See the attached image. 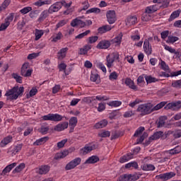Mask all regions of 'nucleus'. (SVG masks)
<instances>
[{"label":"nucleus","mask_w":181,"mask_h":181,"mask_svg":"<svg viewBox=\"0 0 181 181\" xmlns=\"http://www.w3.org/2000/svg\"><path fill=\"white\" fill-rule=\"evenodd\" d=\"M63 37L62 32H59L56 35L52 37V42H59Z\"/></svg>","instance_id":"obj_51"},{"label":"nucleus","mask_w":181,"mask_h":181,"mask_svg":"<svg viewBox=\"0 0 181 181\" xmlns=\"http://www.w3.org/2000/svg\"><path fill=\"white\" fill-rule=\"evenodd\" d=\"M50 171V165H42L40 166L38 170L39 175H47Z\"/></svg>","instance_id":"obj_19"},{"label":"nucleus","mask_w":181,"mask_h":181,"mask_svg":"<svg viewBox=\"0 0 181 181\" xmlns=\"http://www.w3.org/2000/svg\"><path fill=\"white\" fill-rule=\"evenodd\" d=\"M144 49L146 54H148V56L150 54H152V47H150L149 41L148 40H144Z\"/></svg>","instance_id":"obj_28"},{"label":"nucleus","mask_w":181,"mask_h":181,"mask_svg":"<svg viewBox=\"0 0 181 181\" xmlns=\"http://www.w3.org/2000/svg\"><path fill=\"white\" fill-rule=\"evenodd\" d=\"M52 0H38L33 4L34 6H37L40 8V6H43V5H51Z\"/></svg>","instance_id":"obj_22"},{"label":"nucleus","mask_w":181,"mask_h":181,"mask_svg":"<svg viewBox=\"0 0 181 181\" xmlns=\"http://www.w3.org/2000/svg\"><path fill=\"white\" fill-rule=\"evenodd\" d=\"M67 128H69V122H64L57 124L54 129V131H57V132H62V131H64V129H67Z\"/></svg>","instance_id":"obj_13"},{"label":"nucleus","mask_w":181,"mask_h":181,"mask_svg":"<svg viewBox=\"0 0 181 181\" xmlns=\"http://www.w3.org/2000/svg\"><path fill=\"white\" fill-rule=\"evenodd\" d=\"M39 13H40V11L39 10H31L29 13V16L31 19H35V18L37 17Z\"/></svg>","instance_id":"obj_46"},{"label":"nucleus","mask_w":181,"mask_h":181,"mask_svg":"<svg viewBox=\"0 0 181 181\" xmlns=\"http://www.w3.org/2000/svg\"><path fill=\"white\" fill-rule=\"evenodd\" d=\"M41 118L42 121H54V122H60V121H63V118H64V117L57 113H49L47 115L42 116Z\"/></svg>","instance_id":"obj_4"},{"label":"nucleus","mask_w":181,"mask_h":181,"mask_svg":"<svg viewBox=\"0 0 181 181\" xmlns=\"http://www.w3.org/2000/svg\"><path fill=\"white\" fill-rule=\"evenodd\" d=\"M11 142H12V136H7L1 140L0 142V146L1 148H5V146L8 144H11Z\"/></svg>","instance_id":"obj_27"},{"label":"nucleus","mask_w":181,"mask_h":181,"mask_svg":"<svg viewBox=\"0 0 181 181\" xmlns=\"http://www.w3.org/2000/svg\"><path fill=\"white\" fill-rule=\"evenodd\" d=\"M25 168V163H21L16 168L12 171V173L15 175V173H21Z\"/></svg>","instance_id":"obj_35"},{"label":"nucleus","mask_w":181,"mask_h":181,"mask_svg":"<svg viewBox=\"0 0 181 181\" xmlns=\"http://www.w3.org/2000/svg\"><path fill=\"white\" fill-rule=\"evenodd\" d=\"M146 81L147 84H149L151 83H156V81H158V79H156V78H155V77L148 76L146 77Z\"/></svg>","instance_id":"obj_58"},{"label":"nucleus","mask_w":181,"mask_h":181,"mask_svg":"<svg viewBox=\"0 0 181 181\" xmlns=\"http://www.w3.org/2000/svg\"><path fill=\"white\" fill-rule=\"evenodd\" d=\"M174 176H176V174H175L173 172H170L156 175V179H157V180L166 181L169 180V179H172V177H174Z\"/></svg>","instance_id":"obj_9"},{"label":"nucleus","mask_w":181,"mask_h":181,"mask_svg":"<svg viewBox=\"0 0 181 181\" xmlns=\"http://www.w3.org/2000/svg\"><path fill=\"white\" fill-rule=\"evenodd\" d=\"M35 94H37V89L36 88H33L29 94H27V98H30V97L35 96Z\"/></svg>","instance_id":"obj_57"},{"label":"nucleus","mask_w":181,"mask_h":181,"mask_svg":"<svg viewBox=\"0 0 181 181\" xmlns=\"http://www.w3.org/2000/svg\"><path fill=\"white\" fill-rule=\"evenodd\" d=\"M177 40H179V38L177 37L169 35L166 40V43H170L171 45H173V43H175V42H177Z\"/></svg>","instance_id":"obj_39"},{"label":"nucleus","mask_w":181,"mask_h":181,"mask_svg":"<svg viewBox=\"0 0 181 181\" xmlns=\"http://www.w3.org/2000/svg\"><path fill=\"white\" fill-rule=\"evenodd\" d=\"M167 137L166 134L163 132H157L153 134L152 136L150 137V141H156V139H165Z\"/></svg>","instance_id":"obj_14"},{"label":"nucleus","mask_w":181,"mask_h":181,"mask_svg":"<svg viewBox=\"0 0 181 181\" xmlns=\"http://www.w3.org/2000/svg\"><path fill=\"white\" fill-rule=\"evenodd\" d=\"M90 81L95 83V84H100L101 83V78L97 71H92L90 76Z\"/></svg>","instance_id":"obj_12"},{"label":"nucleus","mask_w":181,"mask_h":181,"mask_svg":"<svg viewBox=\"0 0 181 181\" xmlns=\"http://www.w3.org/2000/svg\"><path fill=\"white\" fill-rule=\"evenodd\" d=\"M100 12H101V9L97 7H93L86 11V14L88 15L90 13H100Z\"/></svg>","instance_id":"obj_47"},{"label":"nucleus","mask_w":181,"mask_h":181,"mask_svg":"<svg viewBox=\"0 0 181 181\" xmlns=\"http://www.w3.org/2000/svg\"><path fill=\"white\" fill-rule=\"evenodd\" d=\"M173 87L175 88H181V80L175 81L172 83Z\"/></svg>","instance_id":"obj_63"},{"label":"nucleus","mask_w":181,"mask_h":181,"mask_svg":"<svg viewBox=\"0 0 181 181\" xmlns=\"http://www.w3.org/2000/svg\"><path fill=\"white\" fill-rule=\"evenodd\" d=\"M110 100V98L105 95H97L92 97V102L90 103L93 107H97L98 101H107Z\"/></svg>","instance_id":"obj_10"},{"label":"nucleus","mask_w":181,"mask_h":181,"mask_svg":"<svg viewBox=\"0 0 181 181\" xmlns=\"http://www.w3.org/2000/svg\"><path fill=\"white\" fill-rule=\"evenodd\" d=\"M33 70L29 69V64L25 63L21 67V74L23 77H30L32 76Z\"/></svg>","instance_id":"obj_8"},{"label":"nucleus","mask_w":181,"mask_h":181,"mask_svg":"<svg viewBox=\"0 0 181 181\" xmlns=\"http://www.w3.org/2000/svg\"><path fill=\"white\" fill-rule=\"evenodd\" d=\"M93 49V46L90 44L84 45L82 48H80L78 54H81V56H86L88 53L89 50H91Z\"/></svg>","instance_id":"obj_16"},{"label":"nucleus","mask_w":181,"mask_h":181,"mask_svg":"<svg viewBox=\"0 0 181 181\" xmlns=\"http://www.w3.org/2000/svg\"><path fill=\"white\" fill-rule=\"evenodd\" d=\"M165 105H166V103L161 102L158 103L157 105H156L155 107L153 106V111H158V110H160V108H163Z\"/></svg>","instance_id":"obj_53"},{"label":"nucleus","mask_w":181,"mask_h":181,"mask_svg":"<svg viewBox=\"0 0 181 181\" xmlns=\"http://www.w3.org/2000/svg\"><path fill=\"white\" fill-rule=\"evenodd\" d=\"M111 46V42L107 40H101L99 42V43L97 45L96 47L98 49H108Z\"/></svg>","instance_id":"obj_15"},{"label":"nucleus","mask_w":181,"mask_h":181,"mask_svg":"<svg viewBox=\"0 0 181 181\" xmlns=\"http://www.w3.org/2000/svg\"><path fill=\"white\" fill-rule=\"evenodd\" d=\"M11 4V0H4V2L1 4V6H0V11L2 12V11H5L7 7L9 6Z\"/></svg>","instance_id":"obj_44"},{"label":"nucleus","mask_w":181,"mask_h":181,"mask_svg":"<svg viewBox=\"0 0 181 181\" xmlns=\"http://www.w3.org/2000/svg\"><path fill=\"white\" fill-rule=\"evenodd\" d=\"M105 110V104L100 103L98 104V112H103Z\"/></svg>","instance_id":"obj_64"},{"label":"nucleus","mask_w":181,"mask_h":181,"mask_svg":"<svg viewBox=\"0 0 181 181\" xmlns=\"http://www.w3.org/2000/svg\"><path fill=\"white\" fill-rule=\"evenodd\" d=\"M69 155V151H64L61 153H57L55 156V159H63Z\"/></svg>","instance_id":"obj_38"},{"label":"nucleus","mask_w":181,"mask_h":181,"mask_svg":"<svg viewBox=\"0 0 181 181\" xmlns=\"http://www.w3.org/2000/svg\"><path fill=\"white\" fill-rule=\"evenodd\" d=\"M30 11H32V7L26 6L21 9L20 13H22V15H26V13H29Z\"/></svg>","instance_id":"obj_56"},{"label":"nucleus","mask_w":181,"mask_h":181,"mask_svg":"<svg viewBox=\"0 0 181 181\" xmlns=\"http://www.w3.org/2000/svg\"><path fill=\"white\" fill-rule=\"evenodd\" d=\"M165 108V110H173V111H177L181 108V102L179 100L177 102L168 103Z\"/></svg>","instance_id":"obj_11"},{"label":"nucleus","mask_w":181,"mask_h":181,"mask_svg":"<svg viewBox=\"0 0 181 181\" xmlns=\"http://www.w3.org/2000/svg\"><path fill=\"white\" fill-rule=\"evenodd\" d=\"M180 151H181V146H177L175 148L168 151V153H170V155H176V153H180Z\"/></svg>","instance_id":"obj_43"},{"label":"nucleus","mask_w":181,"mask_h":181,"mask_svg":"<svg viewBox=\"0 0 181 181\" xmlns=\"http://www.w3.org/2000/svg\"><path fill=\"white\" fill-rule=\"evenodd\" d=\"M49 13H49V10H44L37 18V22H39V23H42V22L49 17Z\"/></svg>","instance_id":"obj_21"},{"label":"nucleus","mask_w":181,"mask_h":181,"mask_svg":"<svg viewBox=\"0 0 181 181\" xmlns=\"http://www.w3.org/2000/svg\"><path fill=\"white\" fill-rule=\"evenodd\" d=\"M23 146V144H17L13 147H11L8 150V153H11L12 155H16L18 152H20V151L22 150Z\"/></svg>","instance_id":"obj_18"},{"label":"nucleus","mask_w":181,"mask_h":181,"mask_svg":"<svg viewBox=\"0 0 181 181\" xmlns=\"http://www.w3.org/2000/svg\"><path fill=\"white\" fill-rule=\"evenodd\" d=\"M106 60H107V67L110 69V67H111V66H112V63H114V57H112V55H107L106 57Z\"/></svg>","instance_id":"obj_45"},{"label":"nucleus","mask_w":181,"mask_h":181,"mask_svg":"<svg viewBox=\"0 0 181 181\" xmlns=\"http://www.w3.org/2000/svg\"><path fill=\"white\" fill-rule=\"evenodd\" d=\"M135 115V112L132 110H129L124 112L123 117L124 118H131V117H134Z\"/></svg>","instance_id":"obj_59"},{"label":"nucleus","mask_w":181,"mask_h":181,"mask_svg":"<svg viewBox=\"0 0 181 181\" xmlns=\"http://www.w3.org/2000/svg\"><path fill=\"white\" fill-rule=\"evenodd\" d=\"M158 9H160V6L158 4H156V5L147 6L145 11L146 12H147V13H150L151 15V13L156 12V11H158Z\"/></svg>","instance_id":"obj_20"},{"label":"nucleus","mask_w":181,"mask_h":181,"mask_svg":"<svg viewBox=\"0 0 181 181\" xmlns=\"http://www.w3.org/2000/svg\"><path fill=\"white\" fill-rule=\"evenodd\" d=\"M180 13H181L180 9H177V10L173 11L169 18V21H175V19H176L177 18H179V16H180Z\"/></svg>","instance_id":"obj_36"},{"label":"nucleus","mask_w":181,"mask_h":181,"mask_svg":"<svg viewBox=\"0 0 181 181\" xmlns=\"http://www.w3.org/2000/svg\"><path fill=\"white\" fill-rule=\"evenodd\" d=\"M110 135H111V133H110L109 131H105L99 133V136H100L101 138H107L110 136Z\"/></svg>","instance_id":"obj_62"},{"label":"nucleus","mask_w":181,"mask_h":181,"mask_svg":"<svg viewBox=\"0 0 181 181\" xmlns=\"http://www.w3.org/2000/svg\"><path fill=\"white\" fill-rule=\"evenodd\" d=\"M106 125H108V120L104 119L97 122L94 125V128H95V129H100L101 128H105Z\"/></svg>","instance_id":"obj_25"},{"label":"nucleus","mask_w":181,"mask_h":181,"mask_svg":"<svg viewBox=\"0 0 181 181\" xmlns=\"http://www.w3.org/2000/svg\"><path fill=\"white\" fill-rule=\"evenodd\" d=\"M166 119H167L166 116L160 117L158 122V127L159 128H162V127H166V125L165 124Z\"/></svg>","instance_id":"obj_41"},{"label":"nucleus","mask_w":181,"mask_h":181,"mask_svg":"<svg viewBox=\"0 0 181 181\" xmlns=\"http://www.w3.org/2000/svg\"><path fill=\"white\" fill-rule=\"evenodd\" d=\"M138 179H139V176H138V175H136V174H134V175L128 174L127 175V180L128 181H135V180H138Z\"/></svg>","instance_id":"obj_54"},{"label":"nucleus","mask_w":181,"mask_h":181,"mask_svg":"<svg viewBox=\"0 0 181 181\" xmlns=\"http://www.w3.org/2000/svg\"><path fill=\"white\" fill-rule=\"evenodd\" d=\"M126 169H129L131 168H134V169H138V163L135 161L130 162L125 165Z\"/></svg>","instance_id":"obj_48"},{"label":"nucleus","mask_w":181,"mask_h":181,"mask_svg":"<svg viewBox=\"0 0 181 181\" xmlns=\"http://www.w3.org/2000/svg\"><path fill=\"white\" fill-rule=\"evenodd\" d=\"M152 19V16L151 13H147L146 11L142 14L141 20L143 22H148Z\"/></svg>","instance_id":"obj_37"},{"label":"nucleus","mask_w":181,"mask_h":181,"mask_svg":"<svg viewBox=\"0 0 181 181\" xmlns=\"http://www.w3.org/2000/svg\"><path fill=\"white\" fill-rule=\"evenodd\" d=\"M111 29H112V27L111 25H105L102 27H100L98 29V33H100V35H103V33H107V32H110Z\"/></svg>","instance_id":"obj_30"},{"label":"nucleus","mask_w":181,"mask_h":181,"mask_svg":"<svg viewBox=\"0 0 181 181\" xmlns=\"http://www.w3.org/2000/svg\"><path fill=\"white\" fill-rule=\"evenodd\" d=\"M95 66L96 67H98V69H100V70H102L103 73H107V68H105V66L103 65L102 62H96Z\"/></svg>","instance_id":"obj_52"},{"label":"nucleus","mask_w":181,"mask_h":181,"mask_svg":"<svg viewBox=\"0 0 181 181\" xmlns=\"http://www.w3.org/2000/svg\"><path fill=\"white\" fill-rule=\"evenodd\" d=\"M163 47L165 50H167V52H169L170 53H173V54H177L179 53L178 52L176 51V49L168 45H164Z\"/></svg>","instance_id":"obj_40"},{"label":"nucleus","mask_w":181,"mask_h":181,"mask_svg":"<svg viewBox=\"0 0 181 181\" xmlns=\"http://www.w3.org/2000/svg\"><path fill=\"white\" fill-rule=\"evenodd\" d=\"M100 160V158L97 156H92L89 157L86 161L85 164H93V163H97Z\"/></svg>","instance_id":"obj_34"},{"label":"nucleus","mask_w":181,"mask_h":181,"mask_svg":"<svg viewBox=\"0 0 181 181\" xmlns=\"http://www.w3.org/2000/svg\"><path fill=\"white\" fill-rule=\"evenodd\" d=\"M77 122H78V120L77 119V117H71L69 119V132H73L74 131V128L77 127Z\"/></svg>","instance_id":"obj_17"},{"label":"nucleus","mask_w":181,"mask_h":181,"mask_svg":"<svg viewBox=\"0 0 181 181\" xmlns=\"http://www.w3.org/2000/svg\"><path fill=\"white\" fill-rule=\"evenodd\" d=\"M11 77L16 80V83H18L19 84H22V76H19L17 73H13L11 74Z\"/></svg>","instance_id":"obj_42"},{"label":"nucleus","mask_w":181,"mask_h":181,"mask_svg":"<svg viewBox=\"0 0 181 181\" xmlns=\"http://www.w3.org/2000/svg\"><path fill=\"white\" fill-rule=\"evenodd\" d=\"M122 33L119 32L118 33L115 39H114V45L115 47H119L121 46V42H122Z\"/></svg>","instance_id":"obj_23"},{"label":"nucleus","mask_w":181,"mask_h":181,"mask_svg":"<svg viewBox=\"0 0 181 181\" xmlns=\"http://www.w3.org/2000/svg\"><path fill=\"white\" fill-rule=\"evenodd\" d=\"M9 25V22L8 21H5L4 23H1L0 25V32H4V30H6Z\"/></svg>","instance_id":"obj_61"},{"label":"nucleus","mask_w":181,"mask_h":181,"mask_svg":"<svg viewBox=\"0 0 181 181\" xmlns=\"http://www.w3.org/2000/svg\"><path fill=\"white\" fill-rule=\"evenodd\" d=\"M63 6L65 8H70L71 6V1L69 3H66L64 1L55 2L48 8L49 13L52 14L54 13V12H59Z\"/></svg>","instance_id":"obj_2"},{"label":"nucleus","mask_w":181,"mask_h":181,"mask_svg":"<svg viewBox=\"0 0 181 181\" xmlns=\"http://www.w3.org/2000/svg\"><path fill=\"white\" fill-rule=\"evenodd\" d=\"M124 83H125L126 86L129 87V88H132V90H135V91H137L138 87H136V86H135L134 81H132L131 78H126Z\"/></svg>","instance_id":"obj_31"},{"label":"nucleus","mask_w":181,"mask_h":181,"mask_svg":"<svg viewBox=\"0 0 181 181\" xmlns=\"http://www.w3.org/2000/svg\"><path fill=\"white\" fill-rule=\"evenodd\" d=\"M138 21V18L136 16H129L126 20V25L127 26H132V25H135Z\"/></svg>","instance_id":"obj_29"},{"label":"nucleus","mask_w":181,"mask_h":181,"mask_svg":"<svg viewBox=\"0 0 181 181\" xmlns=\"http://www.w3.org/2000/svg\"><path fill=\"white\" fill-rule=\"evenodd\" d=\"M106 18L108 23H110V25H112V23H114V10L107 11Z\"/></svg>","instance_id":"obj_26"},{"label":"nucleus","mask_w":181,"mask_h":181,"mask_svg":"<svg viewBox=\"0 0 181 181\" xmlns=\"http://www.w3.org/2000/svg\"><path fill=\"white\" fill-rule=\"evenodd\" d=\"M69 51L68 47L62 48L59 50V52L57 53V57L59 60H63L64 57H66V53Z\"/></svg>","instance_id":"obj_32"},{"label":"nucleus","mask_w":181,"mask_h":181,"mask_svg":"<svg viewBox=\"0 0 181 181\" xmlns=\"http://www.w3.org/2000/svg\"><path fill=\"white\" fill-rule=\"evenodd\" d=\"M97 148H98V143L91 142L85 145V146L81 149V151L83 153L86 155L87 153H90L91 151H94V149H97Z\"/></svg>","instance_id":"obj_5"},{"label":"nucleus","mask_w":181,"mask_h":181,"mask_svg":"<svg viewBox=\"0 0 181 181\" xmlns=\"http://www.w3.org/2000/svg\"><path fill=\"white\" fill-rule=\"evenodd\" d=\"M137 86H139L140 87H143L144 86H145V79L144 76H139V78H137Z\"/></svg>","instance_id":"obj_55"},{"label":"nucleus","mask_w":181,"mask_h":181,"mask_svg":"<svg viewBox=\"0 0 181 181\" xmlns=\"http://www.w3.org/2000/svg\"><path fill=\"white\" fill-rule=\"evenodd\" d=\"M81 163V158L80 157L76 158L66 164L65 170H71V169H74V168L78 166Z\"/></svg>","instance_id":"obj_7"},{"label":"nucleus","mask_w":181,"mask_h":181,"mask_svg":"<svg viewBox=\"0 0 181 181\" xmlns=\"http://www.w3.org/2000/svg\"><path fill=\"white\" fill-rule=\"evenodd\" d=\"M137 112H140L141 115H148L153 112V105L151 103H146L139 105Z\"/></svg>","instance_id":"obj_3"},{"label":"nucleus","mask_w":181,"mask_h":181,"mask_svg":"<svg viewBox=\"0 0 181 181\" xmlns=\"http://www.w3.org/2000/svg\"><path fill=\"white\" fill-rule=\"evenodd\" d=\"M90 30H88L76 35L75 37V39H83V37L87 36V35H88V33H90Z\"/></svg>","instance_id":"obj_60"},{"label":"nucleus","mask_w":181,"mask_h":181,"mask_svg":"<svg viewBox=\"0 0 181 181\" xmlns=\"http://www.w3.org/2000/svg\"><path fill=\"white\" fill-rule=\"evenodd\" d=\"M24 92L25 88L23 86H14L13 88L7 90L5 95L7 97V100L14 101L17 98H19V97H22Z\"/></svg>","instance_id":"obj_1"},{"label":"nucleus","mask_w":181,"mask_h":181,"mask_svg":"<svg viewBox=\"0 0 181 181\" xmlns=\"http://www.w3.org/2000/svg\"><path fill=\"white\" fill-rule=\"evenodd\" d=\"M134 158V154L131 153H128L127 155L123 156L120 158L119 162L120 163H125V162H128V160H131Z\"/></svg>","instance_id":"obj_33"},{"label":"nucleus","mask_w":181,"mask_h":181,"mask_svg":"<svg viewBox=\"0 0 181 181\" xmlns=\"http://www.w3.org/2000/svg\"><path fill=\"white\" fill-rule=\"evenodd\" d=\"M35 40H39V39H40V37H42V35H45V32H43L42 30H35Z\"/></svg>","instance_id":"obj_49"},{"label":"nucleus","mask_w":181,"mask_h":181,"mask_svg":"<svg viewBox=\"0 0 181 181\" xmlns=\"http://www.w3.org/2000/svg\"><path fill=\"white\" fill-rule=\"evenodd\" d=\"M49 141V136H44L39 139H37L34 143V146H40V145H43L44 144H46Z\"/></svg>","instance_id":"obj_24"},{"label":"nucleus","mask_w":181,"mask_h":181,"mask_svg":"<svg viewBox=\"0 0 181 181\" xmlns=\"http://www.w3.org/2000/svg\"><path fill=\"white\" fill-rule=\"evenodd\" d=\"M144 131H145V127H141L134 133V136H140V138L137 139V144H142L145 138L148 136V134L146 133H144V134L142 135V132H144Z\"/></svg>","instance_id":"obj_6"},{"label":"nucleus","mask_w":181,"mask_h":181,"mask_svg":"<svg viewBox=\"0 0 181 181\" xmlns=\"http://www.w3.org/2000/svg\"><path fill=\"white\" fill-rule=\"evenodd\" d=\"M143 170H153L155 169V165L152 164H144L142 167Z\"/></svg>","instance_id":"obj_50"}]
</instances>
